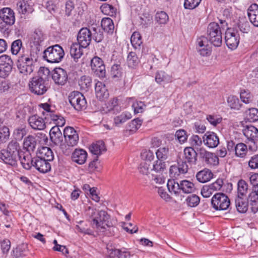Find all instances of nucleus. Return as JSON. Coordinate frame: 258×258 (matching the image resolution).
<instances>
[{
	"instance_id": "f257e3e1",
	"label": "nucleus",
	"mask_w": 258,
	"mask_h": 258,
	"mask_svg": "<svg viewBox=\"0 0 258 258\" xmlns=\"http://www.w3.org/2000/svg\"><path fill=\"white\" fill-rule=\"evenodd\" d=\"M87 215L89 216V221L91 225L97 231L104 232L106 226L109 227L108 223L110 216L105 211L97 210L89 207Z\"/></svg>"
},
{
	"instance_id": "f03ea898",
	"label": "nucleus",
	"mask_w": 258,
	"mask_h": 258,
	"mask_svg": "<svg viewBox=\"0 0 258 258\" xmlns=\"http://www.w3.org/2000/svg\"><path fill=\"white\" fill-rule=\"evenodd\" d=\"M219 23L211 22L207 27V37L209 42L215 47H220L222 43V32L227 29V22L220 19Z\"/></svg>"
},
{
	"instance_id": "7ed1b4c3",
	"label": "nucleus",
	"mask_w": 258,
	"mask_h": 258,
	"mask_svg": "<svg viewBox=\"0 0 258 258\" xmlns=\"http://www.w3.org/2000/svg\"><path fill=\"white\" fill-rule=\"evenodd\" d=\"M36 54L29 49H23L16 61L17 68L21 74L24 75L31 74L34 70Z\"/></svg>"
},
{
	"instance_id": "20e7f679",
	"label": "nucleus",
	"mask_w": 258,
	"mask_h": 258,
	"mask_svg": "<svg viewBox=\"0 0 258 258\" xmlns=\"http://www.w3.org/2000/svg\"><path fill=\"white\" fill-rule=\"evenodd\" d=\"M21 147L16 141L9 143L6 150L0 151V159L13 167H17L20 156Z\"/></svg>"
},
{
	"instance_id": "39448f33",
	"label": "nucleus",
	"mask_w": 258,
	"mask_h": 258,
	"mask_svg": "<svg viewBox=\"0 0 258 258\" xmlns=\"http://www.w3.org/2000/svg\"><path fill=\"white\" fill-rule=\"evenodd\" d=\"M64 52L63 48L59 45L55 44L48 47L43 52V58L50 63H57L63 58Z\"/></svg>"
},
{
	"instance_id": "423d86ee",
	"label": "nucleus",
	"mask_w": 258,
	"mask_h": 258,
	"mask_svg": "<svg viewBox=\"0 0 258 258\" xmlns=\"http://www.w3.org/2000/svg\"><path fill=\"white\" fill-rule=\"evenodd\" d=\"M30 91L37 95L44 94L48 90L46 81L42 77L35 76L33 77L29 83Z\"/></svg>"
},
{
	"instance_id": "0eeeda50",
	"label": "nucleus",
	"mask_w": 258,
	"mask_h": 258,
	"mask_svg": "<svg viewBox=\"0 0 258 258\" xmlns=\"http://www.w3.org/2000/svg\"><path fill=\"white\" fill-rule=\"evenodd\" d=\"M212 207L216 211L227 210L230 205L228 197L224 193L218 192L215 194L211 199Z\"/></svg>"
},
{
	"instance_id": "6e6552de",
	"label": "nucleus",
	"mask_w": 258,
	"mask_h": 258,
	"mask_svg": "<svg viewBox=\"0 0 258 258\" xmlns=\"http://www.w3.org/2000/svg\"><path fill=\"white\" fill-rule=\"evenodd\" d=\"M71 105L77 110L81 111L87 107V101L84 96L78 91L71 93L69 96Z\"/></svg>"
},
{
	"instance_id": "1a4fd4ad",
	"label": "nucleus",
	"mask_w": 258,
	"mask_h": 258,
	"mask_svg": "<svg viewBox=\"0 0 258 258\" xmlns=\"http://www.w3.org/2000/svg\"><path fill=\"white\" fill-rule=\"evenodd\" d=\"M225 41L227 47L233 50L236 49L239 43V34H236L234 29L229 28L225 29Z\"/></svg>"
},
{
	"instance_id": "9d476101",
	"label": "nucleus",
	"mask_w": 258,
	"mask_h": 258,
	"mask_svg": "<svg viewBox=\"0 0 258 258\" xmlns=\"http://www.w3.org/2000/svg\"><path fill=\"white\" fill-rule=\"evenodd\" d=\"M91 67L94 74L101 79L105 77L106 70L103 61L98 56H94L91 59Z\"/></svg>"
},
{
	"instance_id": "9b49d317",
	"label": "nucleus",
	"mask_w": 258,
	"mask_h": 258,
	"mask_svg": "<svg viewBox=\"0 0 258 258\" xmlns=\"http://www.w3.org/2000/svg\"><path fill=\"white\" fill-rule=\"evenodd\" d=\"M45 117H42L37 114L30 115L28 118L29 126L35 131H43L46 127Z\"/></svg>"
},
{
	"instance_id": "f8f14e48",
	"label": "nucleus",
	"mask_w": 258,
	"mask_h": 258,
	"mask_svg": "<svg viewBox=\"0 0 258 258\" xmlns=\"http://www.w3.org/2000/svg\"><path fill=\"white\" fill-rule=\"evenodd\" d=\"M13 61L9 55L4 54L0 56V71L2 78L8 77L12 72Z\"/></svg>"
},
{
	"instance_id": "ddd939ff",
	"label": "nucleus",
	"mask_w": 258,
	"mask_h": 258,
	"mask_svg": "<svg viewBox=\"0 0 258 258\" xmlns=\"http://www.w3.org/2000/svg\"><path fill=\"white\" fill-rule=\"evenodd\" d=\"M63 136L65 142L68 146H76L79 141V135L72 127L67 126L63 130Z\"/></svg>"
},
{
	"instance_id": "4468645a",
	"label": "nucleus",
	"mask_w": 258,
	"mask_h": 258,
	"mask_svg": "<svg viewBox=\"0 0 258 258\" xmlns=\"http://www.w3.org/2000/svg\"><path fill=\"white\" fill-rule=\"evenodd\" d=\"M0 19L8 26H11L15 23V12L10 8L5 7L0 9Z\"/></svg>"
},
{
	"instance_id": "2eb2a0df",
	"label": "nucleus",
	"mask_w": 258,
	"mask_h": 258,
	"mask_svg": "<svg viewBox=\"0 0 258 258\" xmlns=\"http://www.w3.org/2000/svg\"><path fill=\"white\" fill-rule=\"evenodd\" d=\"M92 40L91 30L86 27L82 28L80 30L77 35V41L82 47H88Z\"/></svg>"
},
{
	"instance_id": "dca6fc26",
	"label": "nucleus",
	"mask_w": 258,
	"mask_h": 258,
	"mask_svg": "<svg viewBox=\"0 0 258 258\" xmlns=\"http://www.w3.org/2000/svg\"><path fill=\"white\" fill-rule=\"evenodd\" d=\"M203 162L210 165H217L219 164V158L214 153L209 152L203 148H200L198 153Z\"/></svg>"
},
{
	"instance_id": "f3484780",
	"label": "nucleus",
	"mask_w": 258,
	"mask_h": 258,
	"mask_svg": "<svg viewBox=\"0 0 258 258\" xmlns=\"http://www.w3.org/2000/svg\"><path fill=\"white\" fill-rule=\"evenodd\" d=\"M52 79L54 83L59 85H64L68 78L67 71L61 68H56L52 71Z\"/></svg>"
},
{
	"instance_id": "a211bd4d",
	"label": "nucleus",
	"mask_w": 258,
	"mask_h": 258,
	"mask_svg": "<svg viewBox=\"0 0 258 258\" xmlns=\"http://www.w3.org/2000/svg\"><path fill=\"white\" fill-rule=\"evenodd\" d=\"M34 161L33 167L39 172L45 173L50 171L51 165L50 162L37 157H34Z\"/></svg>"
},
{
	"instance_id": "6ab92c4d",
	"label": "nucleus",
	"mask_w": 258,
	"mask_h": 258,
	"mask_svg": "<svg viewBox=\"0 0 258 258\" xmlns=\"http://www.w3.org/2000/svg\"><path fill=\"white\" fill-rule=\"evenodd\" d=\"M203 142L209 148H215L219 144V139L214 132H207L203 137Z\"/></svg>"
},
{
	"instance_id": "aec40b11",
	"label": "nucleus",
	"mask_w": 258,
	"mask_h": 258,
	"mask_svg": "<svg viewBox=\"0 0 258 258\" xmlns=\"http://www.w3.org/2000/svg\"><path fill=\"white\" fill-rule=\"evenodd\" d=\"M20 161L21 164L23 167L26 169L29 170L34 164V158L31 157L30 153H23L20 150V156L18 160Z\"/></svg>"
},
{
	"instance_id": "412c9836",
	"label": "nucleus",
	"mask_w": 258,
	"mask_h": 258,
	"mask_svg": "<svg viewBox=\"0 0 258 258\" xmlns=\"http://www.w3.org/2000/svg\"><path fill=\"white\" fill-rule=\"evenodd\" d=\"M185 161L191 165H196L198 160V153L192 147H186L184 149Z\"/></svg>"
},
{
	"instance_id": "4be33fe9",
	"label": "nucleus",
	"mask_w": 258,
	"mask_h": 258,
	"mask_svg": "<svg viewBox=\"0 0 258 258\" xmlns=\"http://www.w3.org/2000/svg\"><path fill=\"white\" fill-rule=\"evenodd\" d=\"M243 133L249 141L255 144L258 141V129L254 126H247L243 130Z\"/></svg>"
},
{
	"instance_id": "5701e85b",
	"label": "nucleus",
	"mask_w": 258,
	"mask_h": 258,
	"mask_svg": "<svg viewBox=\"0 0 258 258\" xmlns=\"http://www.w3.org/2000/svg\"><path fill=\"white\" fill-rule=\"evenodd\" d=\"M36 157L48 162L53 161L54 155L51 149L47 147H43L38 150Z\"/></svg>"
},
{
	"instance_id": "b1692460",
	"label": "nucleus",
	"mask_w": 258,
	"mask_h": 258,
	"mask_svg": "<svg viewBox=\"0 0 258 258\" xmlns=\"http://www.w3.org/2000/svg\"><path fill=\"white\" fill-rule=\"evenodd\" d=\"M87 153L83 149H76L72 154V160L80 165L83 164L86 161Z\"/></svg>"
},
{
	"instance_id": "393cba45",
	"label": "nucleus",
	"mask_w": 258,
	"mask_h": 258,
	"mask_svg": "<svg viewBox=\"0 0 258 258\" xmlns=\"http://www.w3.org/2000/svg\"><path fill=\"white\" fill-rule=\"evenodd\" d=\"M155 82L160 85L168 84L172 81V77L163 71H158L155 75Z\"/></svg>"
},
{
	"instance_id": "a878e982",
	"label": "nucleus",
	"mask_w": 258,
	"mask_h": 258,
	"mask_svg": "<svg viewBox=\"0 0 258 258\" xmlns=\"http://www.w3.org/2000/svg\"><path fill=\"white\" fill-rule=\"evenodd\" d=\"M49 136L50 140L55 145L60 144L63 141L62 134L58 126H53L51 128Z\"/></svg>"
},
{
	"instance_id": "bb28decb",
	"label": "nucleus",
	"mask_w": 258,
	"mask_h": 258,
	"mask_svg": "<svg viewBox=\"0 0 258 258\" xmlns=\"http://www.w3.org/2000/svg\"><path fill=\"white\" fill-rule=\"evenodd\" d=\"M106 112L116 114L121 111V107L118 104V100L117 98H112L109 99L105 104Z\"/></svg>"
},
{
	"instance_id": "cd10ccee",
	"label": "nucleus",
	"mask_w": 258,
	"mask_h": 258,
	"mask_svg": "<svg viewBox=\"0 0 258 258\" xmlns=\"http://www.w3.org/2000/svg\"><path fill=\"white\" fill-rule=\"evenodd\" d=\"M247 14L250 22L258 27V5L256 4L251 5L247 10Z\"/></svg>"
},
{
	"instance_id": "c85d7f7f",
	"label": "nucleus",
	"mask_w": 258,
	"mask_h": 258,
	"mask_svg": "<svg viewBox=\"0 0 258 258\" xmlns=\"http://www.w3.org/2000/svg\"><path fill=\"white\" fill-rule=\"evenodd\" d=\"M95 90L97 98L100 100L107 98L109 96L108 91L105 85L101 82L96 83Z\"/></svg>"
},
{
	"instance_id": "c756f323",
	"label": "nucleus",
	"mask_w": 258,
	"mask_h": 258,
	"mask_svg": "<svg viewBox=\"0 0 258 258\" xmlns=\"http://www.w3.org/2000/svg\"><path fill=\"white\" fill-rule=\"evenodd\" d=\"M83 48L79 43H73L70 47V53L75 61L83 55Z\"/></svg>"
},
{
	"instance_id": "7c9ffc66",
	"label": "nucleus",
	"mask_w": 258,
	"mask_h": 258,
	"mask_svg": "<svg viewBox=\"0 0 258 258\" xmlns=\"http://www.w3.org/2000/svg\"><path fill=\"white\" fill-rule=\"evenodd\" d=\"M17 6L19 13L23 15L31 14L34 11L32 6L25 0L19 1L17 4Z\"/></svg>"
},
{
	"instance_id": "2f4dec72",
	"label": "nucleus",
	"mask_w": 258,
	"mask_h": 258,
	"mask_svg": "<svg viewBox=\"0 0 258 258\" xmlns=\"http://www.w3.org/2000/svg\"><path fill=\"white\" fill-rule=\"evenodd\" d=\"M237 33L241 32L242 34H247L250 30L249 23L245 19H241L239 20L236 26L233 28Z\"/></svg>"
},
{
	"instance_id": "473e14b6",
	"label": "nucleus",
	"mask_w": 258,
	"mask_h": 258,
	"mask_svg": "<svg viewBox=\"0 0 258 258\" xmlns=\"http://www.w3.org/2000/svg\"><path fill=\"white\" fill-rule=\"evenodd\" d=\"M212 171L205 168L197 173L196 177L197 180L201 183H205L210 181L213 177Z\"/></svg>"
},
{
	"instance_id": "72a5a7b5",
	"label": "nucleus",
	"mask_w": 258,
	"mask_h": 258,
	"mask_svg": "<svg viewBox=\"0 0 258 258\" xmlns=\"http://www.w3.org/2000/svg\"><path fill=\"white\" fill-rule=\"evenodd\" d=\"M243 197H237L235 199V206L238 212L241 213H245L248 208V202L244 199Z\"/></svg>"
},
{
	"instance_id": "f704fd0d",
	"label": "nucleus",
	"mask_w": 258,
	"mask_h": 258,
	"mask_svg": "<svg viewBox=\"0 0 258 258\" xmlns=\"http://www.w3.org/2000/svg\"><path fill=\"white\" fill-rule=\"evenodd\" d=\"M180 190L184 194H190L196 190V187L193 182L187 180H183L179 182Z\"/></svg>"
},
{
	"instance_id": "c9c22d12",
	"label": "nucleus",
	"mask_w": 258,
	"mask_h": 258,
	"mask_svg": "<svg viewBox=\"0 0 258 258\" xmlns=\"http://www.w3.org/2000/svg\"><path fill=\"white\" fill-rule=\"evenodd\" d=\"M90 151L94 155L97 156L100 155L102 152L106 151L105 144L102 141L92 144L89 148Z\"/></svg>"
},
{
	"instance_id": "e433bc0d",
	"label": "nucleus",
	"mask_w": 258,
	"mask_h": 258,
	"mask_svg": "<svg viewBox=\"0 0 258 258\" xmlns=\"http://www.w3.org/2000/svg\"><path fill=\"white\" fill-rule=\"evenodd\" d=\"M37 142L34 137L31 135L28 136L24 141V148L27 150L28 153L33 151L36 148Z\"/></svg>"
},
{
	"instance_id": "4c0bfd02",
	"label": "nucleus",
	"mask_w": 258,
	"mask_h": 258,
	"mask_svg": "<svg viewBox=\"0 0 258 258\" xmlns=\"http://www.w3.org/2000/svg\"><path fill=\"white\" fill-rule=\"evenodd\" d=\"M227 103L231 109L235 110H239L243 106L237 97L230 95L227 98Z\"/></svg>"
},
{
	"instance_id": "58836bf2",
	"label": "nucleus",
	"mask_w": 258,
	"mask_h": 258,
	"mask_svg": "<svg viewBox=\"0 0 258 258\" xmlns=\"http://www.w3.org/2000/svg\"><path fill=\"white\" fill-rule=\"evenodd\" d=\"M102 29L107 33H112L114 29L113 21L110 18H104L101 22Z\"/></svg>"
},
{
	"instance_id": "ea45409f",
	"label": "nucleus",
	"mask_w": 258,
	"mask_h": 258,
	"mask_svg": "<svg viewBox=\"0 0 258 258\" xmlns=\"http://www.w3.org/2000/svg\"><path fill=\"white\" fill-rule=\"evenodd\" d=\"M132 118V114L128 112H123L114 118V124L120 126L122 123Z\"/></svg>"
},
{
	"instance_id": "a19ab883",
	"label": "nucleus",
	"mask_w": 258,
	"mask_h": 258,
	"mask_svg": "<svg viewBox=\"0 0 258 258\" xmlns=\"http://www.w3.org/2000/svg\"><path fill=\"white\" fill-rule=\"evenodd\" d=\"M248 152L247 146L243 143H240L236 145L235 149V155L239 158H245Z\"/></svg>"
},
{
	"instance_id": "79ce46f5",
	"label": "nucleus",
	"mask_w": 258,
	"mask_h": 258,
	"mask_svg": "<svg viewBox=\"0 0 258 258\" xmlns=\"http://www.w3.org/2000/svg\"><path fill=\"white\" fill-rule=\"evenodd\" d=\"M140 62V59L135 52H130L127 57V64L129 68H136Z\"/></svg>"
},
{
	"instance_id": "37998d69",
	"label": "nucleus",
	"mask_w": 258,
	"mask_h": 258,
	"mask_svg": "<svg viewBox=\"0 0 258 258\" xmlns=\"http://www.w3.org/2000/svg\"><path fill=\"white\" fill-rule=\"evenodd\" d=\"M23 49H26L23 46V43L21 39H17L14 41L11 46V51L12 54L17 55L23 52Z\"/></svg>"
},
{
	"instance_id": "c03bdc74",
	"label": "nucleus",
	"mask_w": 258,
	"mask_h": 258,
	"mask_svg": "<svg viewBox=\"0 0 258 258\" xmlns=\"http://www.w3.org/2000/svg\"><path fill=\"white\" fill-rule=\"evenodd\" d=\"M79 85L82 90L87 91L92 86V79L89 76H83L79 80Z\"/></svg>"
},
{
	"instance_id": "a18cd8bd",
	"label": "nucleus",
	"mask_w": 258,
	"mask_h": 258,
	"mask_svg": "<svg viewBox=\"0 0 258 258\" xmlns=\"http://www.w3.org/2000/svg\"><path fill=\"white\" fill-rule=\"evenodd\" d=\"M92 39L97 43L100 42L104 38L103 30L99 27H93L91 29Z\"/></svg>"
},
{
	"instance_id": "49530a36",
	"label": "nucleus",
	"mask_w": 258,
	"mask_h": 258,
	"mask_svg": "<svg viewBox=\"0 0 258 258\" xmlns=\"http://www.w3.org/2000/svg\"><path fill=\"white\" fill-rule=\"evenodd\" d=\"M237 197L245 196L248 190V184L243 179H240L237 182Z\"/></svg>"
},
{
	"instance_id": "de8ad7c7",
	"label": "nucleus",
	"mask_w": 258,
	"mask_h": 258,
	"mask_svg": "<svg viewBox=\"0 0 258 258\" xmlns=\"http://www.w3.org/2000/svg\"><path fill=\"white\" fill-rule=\"evenodd\" d=\"M157 158L161 161L166 160L169 156V150L167 147H161L156 152Z\"/></svg>"
},
{
	"instance_id": "09e8293b",
	"label": "nucleus",
	"mask_w": 258,
	"mask_h": 258,
	"mask_svg": "<svg viewBox=\"0 0 258 258\" xmlns=\"http://www.w3.org/2000/svg\"><path fill=\"white\" fill-rule=\"evenodd\" d=\"M39 106L43 109L41 113L45 117L46 121H49V118L54 113V112L51 109V106L47 103H41Z\"/></svg>"
},
{
	"instance_id": "8fccbe9b",
	"label": "nucleus",
	"mask_w": 258,
	"mask_h": 258,
	"mask_svg": "<svg viewBox=\"0 0 258 258\" xmlns=\"http://www.w3.org/2000/svg\"><path fill=\"white\" fill-rule=\"evenodd\" d=\"M142 120L138 118L134 119L130 122L127 126L128 130L131 134L135 133L141 126Z\"/></svg>"
},
{
	"instance_id": "3c124183",
	"label": "nucleus",
	"mask_w": 258,
	"mask_h": 258,
	"mask_svg": "<svg viewBox=\"0 0 258 258\" xmlns=\"http://www.w3.org/2000/svg\"><path fill=\"white\" fill-rule=\"evenodd\" d=\"M131 42L135 49H137L140 47L143 42L142 36L139 32H135L133 33L131 37Z\"/></svg>"
},
{
	"instance_id": "603ef678",
	"label": "nucleus",
	"mask_w": 258,
	"mask_h": 258,
	"mask_svg": "<svg viewBox=\"0 0 258 258\" xmlns=\"http://www.w3.org/2000/svg\"><path fill=\"white\" fill-rule=\"evenodd\" d=\"M52 121L54 123L56 124L55 126H62L65 124L66 120L64 118L59 114L54 113L49 118V122Z\"/></svg>"
},
{
	"instance_id": "864d4df0",
	"label": "nucleus",
	"mask_w": 258,
	"mask_h": 258,
	"mask_svg": "<svg viewBox=\"0 0 258 258\" xmlns=\"http://www.w3.org/2000/svg\"><path fill=\"white\" fill-rule=\"evenodd\" d=\"M168 20V16L165 12H158L155 15V21L159 24H165Z\"/></svg>"
},
{
	"instance_id": "5fc2aeb1",
	"label": "nucleus",
	"mask_w": 258,
	"mask_h": 258,
	"mask_svg": "<svg viewBox=\"0 0 258 258\" xmlns=\"http://www.w3.org/2000/svg\"><path fill=\"white\" fill-rule=\"evenodd\" d=\"M101 12L106 15L113 16L115 14L116 9L111 5L103 4L101 7Z\"/></svg>"
},
{
	"instance_id": "6e6d98bb",
	"label": "nucleus",
	"mask_w": 258,
	"mask_h": 258,
	"mask_svg": "<svg viewBox=\"0 0 258 258\" xmlns=\"http://www.w3.org/2000/svg\"><path fill=\"white\" fill-rule=\"evenodd\" d=\"M241 101L245 103L248 104L252 101L253 96L248 90H242L240 95Z\"/></svg>"
},
{
	"instance_id": "4d7b16f0",
	"label": "nucleus",
	"mask_w": 258,
	"mask_h": 258,
	"mask_svg": "<svg viewBox=\"0 0 258 258\" xmlns=\"http://www.w3.org/2000/svg\"><path fill=\"white\" fill-rule=\"evenodd\" d=\"M186 202L188 206L195 207L199 204L200 198L197 195L193 194L187 197Z\"/></svg>"
},
{
	"instance_id": "13d9d810",
	"label": "nucleus",
	"mask_w": 258,
	"mask_h": 258,
	"mask_svg": "<svg viewBox=\"0 0 258 258\" xmlns=\"http://www.w3.org/2000/svg\"><path fill=\"white\" fill-rule=\"evenodd\" d=\"M167 186L170 192L173 191L175 195L179 193L178 190H180L179 183L175 182L174 180H168Z\"/></svg>"
},
{
	"instance_id": "bf43d9fd",
	"label": "nucleus",
	"mask_w": 258,
	"mask_h": 258,
	"mask_svg": "<svg viewBox=\"0 0 258 258\" xmlns=\"http://www.w3.org/2000/svg\"><path fill=\"white\" fill-rule=\"evenodd\" d=\"M114 254L118 258H130L131 256V252L124 247L115 249Z\"/></svg>"
},
{
	"instance_id": "052dcab7",
	"label": "nucleus",
	"mask_w": 258,
	"mask_h": 258,
	"mask_svg": "<svg viewBox=\"0 0 258 258\" xmlns=\"http://www.w3.org/2000/svg\"><path fill=\"white\" fill-rule=\"evenodd\" d=\"M9 128L6 126H3L0 128V144L5 142L9 138Z\"/></svg>"
},
{
	"instance_id": "680f3d73",
	"label": "nucleus",
	"mask_w": 258,
	"mask_h": 258,
	"mask_svg": "<svg viewBox=\"0 0 258 258\" xmlns=\"http://www.w3.org/2000/svg\"><path fill=\"white\" fill-rule=\"evenodd\" d=\"M175 136L180 143H184L187 139V135L186 134V132L183 130H179L177 131L175 133Z\"/></svg>"
},
{
	"instance_id": "e2e57ef3",
	"label": "nucleus",
	"mask_w": 258,
	"mask_h": 258,
	"mask_svg": "<svg viewBox=\"0 0 258 258\" xmlns=\"http://www.w3.org/2000/svg\"><path fill=\"white\" fill-rule=\"evenodd\" d=\"M202 0H184V7L186 9H194L197 7Z\"/></svg>"
},
{
	"instance_id": "0e129e2a",
	"label": "nucleus",
	"mask_w": 258,
	"mask_h": 258,
	"mask_svg": "<svg viewBox=\"0 0 258 258\" xmlns=\"http://www.w3.org/2000/svg\"><path fill=\"white\" fill-rule=\"evenodd\" d=\"M248 119L251 122H254L258 120V109L256 108H251L248 109L247 114Z\"/></svg>"
},
{
	"instance_id": "69168bd1",
	"label": "nucleus",
	"mask_w": 258,
	"mask_h": 258,
	"mask_svg": "<svg viewBox=\"0 0 258 258\" xmlns=\"http://www.w3.org/2000/svg\"><path fill=\"white\" fill-rule=\"evenodd\" d=\"M166 164L163 161L157 160L153 165V170L157 172H163L165 169Z\"/></svg>"
},
{
	"instance_id": "338daca9",
	"label": "nucleus",
	"mask_w": 258,
	"mask_h": 258,
	"mask_svg": "<svg viewBox=\"0 0 258 258\" xmlns=\"http://www.w3.org/2000/svg\"><path fill=\"white\" fill-rule=\"evenodd\" d=\"M248 166L252 170L258 169V154L252 156L248 161Z\"/></svg>"
},
{
	"instance_id": "774afa93",
	"label": "nucleus",
	"mask_w": 258,
	"mask_h": 258,
	"mask_svg": "<svg viewBox=\"0 0 258 258\" xmlns=\"http://www.w3.org/2000/svg\"><path fill=\"white\" fill-rule=\"evenodd\" d=\"M248 201L249 202H258V186L252 187V191L249 195Z\"/></svg>"
}]
</instances>
